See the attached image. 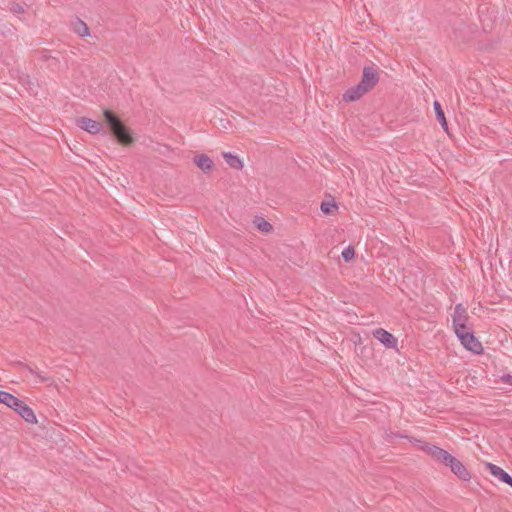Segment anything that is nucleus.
I'll return each instance as SVG.
<instances>
[{"label": "nucleus", "mask_w": 512, "mask_h": 512, "mask_svg": "<svg viewBox=\"0 0 512 512\" xmlns=\"http://www.w3.org/2000/svg\"><path fill=\"white\" fill-rule=\"evenodd\" d=\"M53 57L49 54V52L47 50H44L41 52V56H40V60L41 61H48L50 59H52Z\"/></svg>", "instance_id": "nucleus-22"}, {"label": "nucleus", "mask_w": 512, "mask_h": 512, "mask_svg": "<svg viewBox=\"0 0 512 512\" xmlns=\"http://www.w3.org/2000/svg\"><path fill=\"white\" fill-rule=\"evenodd\" d=\"M467 321L468 315L466 309L463 307L462 304H457L455 306L453 314V326H456L458 324H466Z\"/></svg>", "instance_id": "nucleus-12"}, {"label": "nucleus", "mask_w": 512, "mask_h": 512, "mask_svg": "<svg viewBox=\"0 0 512 512\" xmlns=\"http://www.w3.org/2000/svg\"><path fill=\"white\" fill-rule=\"evenodd\" d=\"M16 398L14 395L6 392L0 391V403L5 404L7 407H12V404H15Z\"/></svg>", "instance_id": "nucleus-18"}, {"label": "nucleus", "mask_w": 512, "mask_h": 512, "mask_svg": "<svg viewBox=\"0 0 512 512\" xmlns=\"http://www.w3.org/2000/svg\"><path fill=\"white\" fill-rule=\"evenodd\" d=\"M76 125L91 133V134H98L102 130V124L98 121L92 120L88 117H79L76 119Z\"/></svg>", "instance_id": "nucleus-6"}, {"label": "nucleus", "mask_w": 512, "mask_h": 512, "mask_svg": "<svg viewBox=\"0 0 512 512\" xmlns=\"http://www.w3.org/2000/svg\"><path fill=\"white\" fill-rule=\"evenodd\" d=\"M72 28L73 31L81 37H86L90 34L89 27L80 18H76V20L72 22Z\"/></svg>", "instance_id": "nucleus-13"}, {"label": "nucleus", "mask_w": 512, "mask_h": 512, "mask_svg": "<svg viewBox=\"0 0 512 512\" xmlns=\"http://www.w3.org/2000/svg\"><path fill=\"white\" fill-rule=\"evenodd\" d=\"M379 81V75L374 67L365 66L363 68L362 79L359 82L363 87L367 88L368 91L372 90Z\"/></svg>", "instance_id": "nucleus-5"}, {"label": "nucleus", "mask_w": 512, "mask_h": 512, "mask_svg": "<svg viewBox=\"0 0 512 512\" xmlns=\"http://www.w3.org/2000/svg\"><path fill=\"white\" fill-rule=\"evenodd\" d=\"M36 376L39 378V380H40L41 382H48V381H50V380H51V378H50V377H48V376H46V375H42V374H41V373H39V372L37 373V375H36Z\"/></svg>", "instance_id": "nucleus-25"}, {"label": "nucleus", "mask_w": 512, "mask_h": 512, "mask_svg": "<svg viewBox=\"0 0 512 512\" xmlns=\"http://www.w3.org/2000/svg\"><path fill=\"white\" fill-rule=\"evenodd\" d=\"M433 107H434V111H435V115H436L437 121L441 124L442 128L445 131H447L448 123H447L444 111H443V109L441 107V104L438 101H434Z\"/></svg>", "instance_id": "nucleus-15"}, {"label": "nucleus", "mask_w": 512, "mask_h": 512, "mask_svg": "<svg viewBox=\"0 0 512 512\" xmlns=\"http://www.w3.org/2000/svg\"><path fill=\"white\" fill-rule=\"evenodd\" d=\"M320 209L324 214L332 215L337 211L338 206L335 200L331 199L330 201H323L320 205Z\"/></svg>", "instance_id": "nucleus-16"}, {"label": "nucleus", "mask_w": 512, "mask_h": 512, "mask_svg": "<svg viewBox=\"0 0 512 512\" xmlns=\"http://www.w3.org/2000/svg\"><path fill=\"white\" fill-rule=\"evenodd\" d=\"M501 381L503 383H507L509 385H512V375L504 374L501 376Z\"/></svg>", "instance_id": "nucleus-23"}, {"label": "nucleus", "mask_w": 512, "mask_h": 512, "mask_svg": "<svg viewBox=\"0 0 512 512\" xmlns=\"http://www.w3.org/2000/svg\"><path fill=\"white\" fill-rule=\"evenodd\" d=\"M103 116L111 134L116 138L119 144L123 146H130L134 143L135 139L131 130L124 125L122 120L113 111L105 109L103 111Z\"/></svg>", "instance_id": "nucleus-1"}, {"label": "nucleus", "mask_w": 512, "mask_h": 512, "mask_svg": "<svg viewBox=\"0 0 512 512\" xmlns=\"http://www.w3.org/2000/svg\"><path fill=\"white\" fill-rule=\"evenodd\" d=\"M223 158L231 168L236 170H241L243 168V163L238 156L233 155L230 152H224Z\"/></svg>", "instance_id": "nucleus-14"}, {"label": "nucleus", "mask_w": 512, "mask_h": 512, "mask_svg": "<svg viewBox=\"0 0 512 512\" xmlns=\"http://www.w3.org/2000/svg\"><path fill=\"white\" fill-rule=\"evenodd\" d=\"M254 224L262 232L268 233L273 230V226L268 221H266L263 217H259V216L255 217Z\"/></svg>", "instance_id": "nucleus-17"}, {"label": "nucleus", "mask_w": 512, "mask_h": 512, "mask_svg": "<svg viewBox=\"0 0 512 512\" xmlns=\"http://www.w3.org/2000/svg\"><path fill=\"white\" fill-rule=\"evenodd\" d=\"M422 450L445 466L453 459V456L449 452L436 445L425 444Z\"/></svg>", "instance_id": "nucleus-2"}, {"label": "nucleus", "mask_w": 512, "mask_h": 512, "mask_svg": "<svg viewBox=\"0 0 512 512\" xmlns=\"http://www.w3.org/2000/svg\"><path fill=\"white\" fill-rule=\"evenodd\" d=\"M342 257L345 262H350L355 257V249L352 246H348L343 250Z\"/></svg>", "instance_id": "nucleus-19"}, {"label": "nucleus", "mask_w": 512, "mask_h": 512, "mask_svg": "<svg viewBox=\"0 0 512 512\" xmlns=\"http://www.w3.org/2000/svg\"><path fill=\"white\" fill-rule=\"evenodd\" d=\"M367 92V88L363 87L360 83H358L356 86L349 88L344 94H343V101L345 102H353L360 99L363 95H365Z\"/></svg>", "instance_id": "nucleus-9"}, {"label": "nucleus", "mask_w": 512, "mask_h": 512, "mask_svg": "<svg viewBox=\"0 0 512 512\" xmlns=\"http://www.w3.org/2000/svg\"><path fill=\"white\" fill-rule=\"evenodd\" d=\"M10 11L14 14H22L24 13V7L20 3L13 2L10 6Z\"/></svg>", "instance_id": "nucleus-21"}, {"label": "nucleus", "mask_w": 512, "mask_h": 512, "mask_svg": "<svg viewBox=\"0 0 512 512\" xmlns=\"http://www.w3.org/2000/svg\"><path fill=\"white\" fill-rule=\"evenodd\" d=\"M461 344L469 351L480 354L483 351L481 342L474 336L473 331L465 332L458 337Z\"/></svg>", "instance_id": "nucleus-4"}, {"label": "nucleus", "mask_w": 512, "mask_h": 512, "mask_svg": "<svg viewBox=\"0 0 512 512\" xmlns=\"http://www.w3.org/2000/svg\"><path fill=\"white\" fill-rule=\"evenodd\" d=\"M486 468L494 477L499 479L501 482L509 485V483L512 481V477L499 466L493 463H486Z\"/></svg>", "instance_id": "nucleus-10"}, {"label": "nucleus", "mask_w": 512, "mask_h": 512, "mask_svg": "<svg viewBox=\"0 0 512 512\" xmlns=\"http://www.w3.org/2000/svg\"><path fill=\"white\" fill-rule=\"evenodd\" d=\"M453 328H454V331H455L457 337H460L461 334H465V332L472 331L469 327H467L466 324H458L456 326H453Z\"/></svg>", "instance_id": "nucleus-20"}, {"label": "nucleus", "mask_w": 512, "mask_h": 512, "mask_svg": "<svg viewBox=\"0 0 512 512\" xmlns=\"http://www.w3.org/2000/svg\"><path fill=\"white\" fill-rule=\"evenodd\" d=\"M21 366H23L24 368H26L31 374L33 375H37L38 371H36L33 367H31L30 365H27V364H23V363H19Z\"/></svg>", "instance_id": "nucleus-24"}, {"label": "nucleus", "mask_w": 512, "mask_h": 512, "mask_svg": "<svg viewBox=\"0 0 512 512\" xmlns=\"http://www.w3.org/2000/svg\"><path fill=\"white\" fill-rule=\"evenodd\" d=\"M447 467H450L451 471L461 480L468 481L471 478L469 471L466 467L460 462L457 458L453 456L451 462L447 464Z\"/></svg>", "instance_id": "nucleus-8"}, {"label": "nucleus", "mask_w": 512, "mask_h": 512, "mask_svg": "<svg viewBox=\"0 0 512 512\" xmlns=\"http://www.w3.org/2000/svg\"><path fill=\"white\" fill-rule=\"evenodd\" d=\"M16 403L12 404V409L17 412V414L22 417L27 423L36 424L37 418L35 416L34 411L26 405L22 400L16 398Z\"/></svg>", "instance_id": "nucleus-3"}, {"label": "nucleus", "mask_w": 512, "mask_h": 512, "mask_svg": "<svg viewBox=\"0 0 512 512\" xmlns=\"http://www.w3.org/2000/svg\"><path fill=\"white\" fill-rule=\"evenodd\" d=\"M373 336L378 339L387 348H396L397 339L390 332L383 328H378L373 331Z\"/></svg>", "instance_id": "nucleus-7"}, {"label": "nucleus", "mask_w": 512, "mask_h": 512, "mask_svg": "<svg viewBox=\"0 0 512 512\" xmlns=\"http://www.w3.org/2000/svg\"><path fill=\"white\" fill-rule=\"evenodd\" d=\"M194 163L204 172L207 173L213 168V161L205 154L196 155Z\"/></svg>", "instance_id": "nucleus-11"}]
</instances>
